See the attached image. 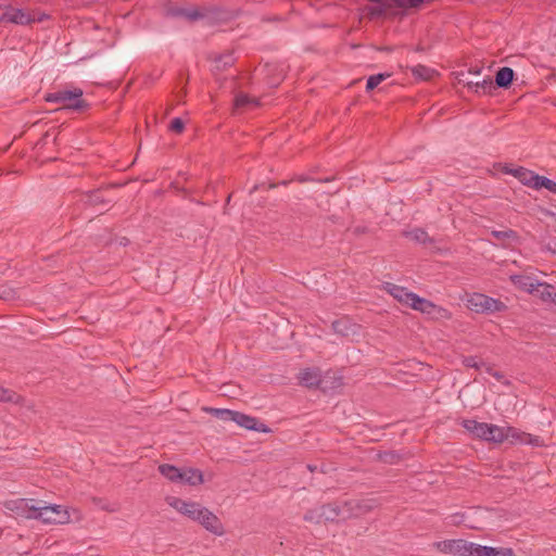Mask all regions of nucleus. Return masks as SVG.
<instances>
[{
    "instance_id": "f257e3e1",
    "label": "nucleus",
    "mask_w": 556,
    "mask_h": 556,
    "mask_svg": "<svg viewBox=\"0 0 556 556\" xmlns=\"http://www.w3.org/2000/svg\"><path fill=\"white\" fill-rule=\"evenodd\" d=\"M433 0H367L359 9L369 21L403 18L408 10H420Z\"/></svg>"
},
{
    "instance_id": "f03ea898",
    "label": "nucleus",
    "mask_w": 556,
    "mask_h": 556,
    "mask_svg": "<svg viewBox=\"0 0 556 556\" xmlns=\"http://www.w3.org/2000/svg\"><path fill=\"white\" fill-rule=\"evenodd\" d=\"M374 503L370 500L336 501L321 505V516L329 522L345 521L370 513Z\"/></svg>"
},
{
    "instance_id": "7ed1b4c3",
    "label": "nucleus",
    "mask_w": 556,
    "mask_h": 556,
    "mask_svg": "<svg viewBox=\"0 0 556 556\" xmlns=\"http://www.w3.org/2000/svg\"><path fill=\"white\" fill-rule=\"evenodd\" d=\"M83 94L84 92L80 88L60 89L46 93L43 99L46 102L61 104L60 109L63 110L85 112L89 109L90 104L83 98Z\"/></svg>"
},
{
    "instance_id": "20e7f679",
    "label": "nucleus",
    "mask_w": 556,
    "mask_h": 556,
    "mask_svg": "<svg viewBox=\"0 0 556 556\" xmlns=\"http://www.w3.org/2000/svg\"><path fill=\"white\" fill-rule=\"evenodd\" d=\"M466 306L476 314L492 315L507 311V305L498 299L479 292L467 294Z\"/></svg>"
},
{
    "instance_id": "39448f33",
    "label": "nucleus",
    "mask_w": 556,
    "mask_h": 556,
    "mask_svg": "<svg viewBox=\"0 0 556 556\" xmlns=\"http://www.w3.org/2000/svg\"><path fill=\"white\" fill-rule=\"evenodd\" d=\"M70 513L62 505L38 506L37 519L47 525H64L70 522Z\"/></svg>"
},
{
    "instance_id": "423d86ee",
    "label": "nucleus",
    "mask_w": 556,
    "mask_h": 556,
    "mask_svg": "<svg viewBox=\"0 0 556 556\" xmlns=\"http://www.w3.org/2000/svg\"><path fill=\"white\" fill-rule=\"evenodd\" d=\"M34 500L16 498L5 501L3 506L16 518L37 519L38 506L33 504Z\"/></svg>"
},
{
    "instance_id": "0eeeda50",
    "label": "nucleus",
    "mask_w": 556,
    "mask_h": 556,
    "mask_svg": "<svg viewBox=\"0 0 556 556\" xmlns=\"http://www.w3.org/2000/svg\"><path fill=\"white\" fill-rule=\"evenodd\" d=\"M409 307L422 314L429 315L432 318L450 319L452 317V314L448 309L439 306L425 298H420L419 295L416 296L414 302L409 303Z\"/></svg>"
},
{
    "instance_id": "6e6552de",
    "label": "nucleus",
    "mask_w": 556,
    "mask_h": 556,
    "mask_svg": "<svg viewBox=\"0 0 556 556\" xmlns=\"http://www.w3.org/2000/svg\"><path fill=\"white\" fill-rule=\"evenodd\" d=\"M434 546L439 552L444 554L472 556L473 543L462 539L440 541L434 543Z\"/></svg>"
},
{
    "instance_id": "1a4fd4ad",
    "label": "nucleus",
    "mask_w": 556,
    "mask_h": 556,
    "mask_svg": "<svg viewBox=\"0 0 556 556\" xmlns=\"http://www.w3.org/2000/svg\"><path fill=\"white\" fill-rule=\"evenodd\" d=\"M166 503L193 521H197V516L201 514L203 508V506L197 502H188L175 496H168Z\"/></svg>"
},
{
    "instance_id": "9d476101",
    "label": "nucleus",
    "mask_w": 556,
    "mask_h": 556,
    "mask_svg": "<svg viewBox=\"0 0 556 556\" xmlns=\"http://www.w3.org/2000/svg\"><path fill=\"white\" fill-rule=\"evenodd\" d=\"M197 522L214 535L222 536L225 534V529L220 519L204 506L201 514H198L197 516Z\"/></svg>"
},
{
    "instance_id": "9b49d317",
    "label": "nucleus",
    "mask_w": 556,
    "mask_h": 556,
    "mask_svg": "<svg viewBox=\"0 0 556 556\" xmlns=\"http://www.w3.org/2000/svg\"><path fill=\"white\" fill-rule=\"evenodd\" d=\"M7 23L16 25H30L36 22V16L34 14L12 5H7Z\"/></svg>"
},
{
    "instance_id": "f8f14e48",
    "label": "nucleus",
    "mask_w": 556,
    "mask_h": 556,
    "mask_svg": "<svg viewBox=\"0 0 556 556\" xmlns=\"http://www.w3.org/2000/svg\"><path fill=\"white\" fill-rule=\"evenodd\" d=\"M383 290L391 294L400 303L409 307V303L414 302L417 294L407 290V288L394 285L392 282H386Z\"/></svg>"
},
{
    "instance_id": "ddd939ff",
    "label": "nucleus",
    "mask_w": 556,
    "mask_h": 556,
    "mask_svg": "<svg viewBox=\"0 0 556 556\" xmlns=\"http://www.w3.org/2000/svg\"><path fill=\"white\" fill-rule=\"evenodd\" d=\"M472 556H515L510 547H492L473 543Z\"/></svg>"
},
{
    "instance_id": "4468645a",
    "label": "nucleus",
    "mask_w": 556,
    "mask_h": 556,
    "mask_svg": "<svg viewBox=\"0 0 556 556\" xmlns=\"http://www.w3.org/2000/svg\"><path fill=\"white\" fill-rule=\"evenodd\" d=\"M331 327L334 333L342 337L354 336L357 332V325L346 316L332 321Z\"/></svg>"
},
{
    "instance_id": "2eb2a0df",
    "label": "nucleus",
    "mask_w": 556,
    "mask_h": 556,
    "mask_svg": "<svg viewBox=\"0 0 556 556\" xmlns=\"http://www.w3.org/2000/svg\"><path fill=\"white\" fill-rule=\"evenodd\" d=\"M510 281L516 288L530 294L535 292V288H538L539 282L538 280L527 275H513L510 276Z\"/></svg>"
},
{
    "instance_id": "dca6fc26",
    "label": "nucleus",
    "mask_w": 556,
    "mask_h": 556,
    "mask_svg": "<svg viewBox=\"0 0 556 556\" xmlns=\"http://www.w3.org/2000/svg\"><path fill=\"white\" fill-rule=\"evenodd\" d=\"M514 78H515V72L513 68L507 67V66L501 67L495 74V79L493 83L495 86V89L496 88L508 89L511 86Z\"/></svg>"
},
{
    "instance_id": "f3484780",
    "label": "nucleus",
    "mask_w": 556,
    "mask_h": 556,
    "mask_svg": "<svg viewBox=\"0 0 556 556\" xmlns=\"http://www.w3.org/2000/svg\"><path fill=\"white\" fill-rule=\"evenodd\" d=\"M483 440L492 443H503L507 440L505 428L493 424H486Z\"/></svg>"
},
{
    "instance_id": "a211bd4d",
    "label": "nucleus",
    "mask_w": 556,
    "mask_h": 556,
    "mask_svg": "<svg viewBox=\"0 0 556 556\" xmlns=\"http://www.w3.org/2000/svg\"><path fill=\"white\" fill-rule=\"evenodd\" d=\"M459 425L465 428L472 438L483 440L486 422H479L475 419H462Z\"/></svg>"
},
{
    "instance_id": "6ab92c4d",
    "label": "nucleus",
    "mask_w": 556,
    "mask_h": 556,
    "mask_svg": "<svg viewBox=\"0 0 556 556\" xmlns=\"http://www.w3.org/2000/svg\"><path fill=\"white\" fill-rule=\"evenodd\" d=\"M298 378L300 383L307 388L318 387L320 383V374L318 369L305 368L300 371Z\"/></svg>"
},
{
    "instance_id": "aec40b11",
    "label": "nucleus",
    "mask_w": 556,
    "mask_h": 556,
    "mask_svg": "<svg viewBox=\"0 0 556 556\" xmlns=\"http://www.w3.org/2000/svg\"><path fill=\"white\" fill-rule=\"evenodd\" d=\"M467 88L479 96L493 94L495 90V86L491 77L484 78L481 81L467 83Z\"/></svg>"
},
{
    "instance_id": "412c9836",
    "label": "nucleus",
    "mask_w": 556,
    "mask_h": 556,
    "mask_svg": "<svg viewBox=\"0 0 556 556\" xmlns=\"http://www.w3.org/2000/svg\"><path fill=\"white\" fill-rule=\"evenodd\" d=\"M180 483L192 486L199 485L203 483V473L200 469L197 468H182Z\"/></svg>"
},
{
    "instance_id": "4be33fe9",
    "label": "nucleus",
    "mask_w": 556,
    "mask_h": 556,
    "mask_svg": "<svg viewBox=\"0 0 556 556\" xmlns=\"http://www.w3.org/2000/svg\"><path fill=\"white\" fill-rule=\"evenodd\" d=\"M507 173L509 175H513L514 177L518 178L522 185L533 188V182L536 177V173H534L533 170H530L528 168L519 166V167L515 168L514 170H510Z\"/></svg>"
},
{
    "instance_id": "5701e85b",
    "label": "nucleus",
    "mask_w": 556,
    "mask_h": 556,
    "mask_svg": "<svg viewBox=\"0 0 556 556\" xmlns=\"http://www.w3.org/2000/svg\"><path fill=\"white\" fill-rule=\"evenodd\" d=\"M556 292V287L547 283V282H538V288H535V292L533 295L540 298L543 302L553 303L554 293Z\"/></svg>"
},
{
    "instance_id": "b1692460",
    "label": "nucleus",
    "mask_w": 556,
    "mask_h": 556,
    "mask_svg": "<svg viewBox=\"0 0 556 556\" xmlns=\"http://www.w3.org/2000/svg\"><path fill=\"white\" fill-rule=\"evenodd\" d=\"M181 470L182 468H177L176 466L170 464H162L159 466L160 473L172 482L181 481Z\"/></svg>"
},
{
    "instance_id": "393cba45",
    "label": "nucleus",
    "mask_w": 556,
    "mask_h": 556,
    "mask_svg": "<svg viewBox=\"0 0 556 556\" xmlns=\"http://www.w3.org/2000/svg\"><path fill=\"white\" fill-rule=\"evenodd\" d=\"M0 402L23 404L24 397L15 391L0 386Z\"/></svg>"
},
{
    "instance_id": "a878e982",
    "label": "nucleus",
    "mask_w": 556,
    "mask_h": 556,
    "mask_svg": "<svg viewBox=\"0 0 556 556\" xmlns=\"http://www.w3.org/2000/svg\"><path fill=\"white\" fill-rule=\"evenodd\" d=\"M414 77L422 79V80H431L434 75H437V71L430 68L426 65L418 64L410 70Z\"/></svg>"
},
{
    "instance_id": "bb28decb",
    "label": "nucleus",
    "mask_w": 556,
    "mask_h": 556,
    "mask_svg": "<svg viewBox=\"0 0 556 556\" xmlns=\"http://www.w3.org/2000/svg\"><path fill=\"white\" fill-rule=\"evenodd\" d=\"M232 421L243 427L248 430H251L256 425V418L245 415L243 413L235 410Z\"/></svg>"
},
{
    "instance_id": "cd10ccee",
    "label": "nucleus",
    "mask_w": 556,
    "mask_h": 556,
    "mask_svg": "<svg viewBox=\"0 0 556 556\" xmlns=\"http://www.w3.org/2000/svg\"><path fill=\"white\" fill-rule=\"evenodd\" d=\"M542 188H545L548 191H551L552 193L556 194V181H554L545 176H541V175L536 174L532 189L540 190Z\"/></svg>"
},
{
    "instance_id": "c85d7f7f",
    "label": "nucleus",
    "mask_w": 556,
    "mask_h": 556,
    "mask_svg": "<svg viewBox=\"0 0 556 556\" xmlns=\"http://www.w3.org/2000/svg\"><path fill=\"white\" fill-rule=\"evenodd\" d=\"M203 410L212 414L216 418L224 421H232L235 410L227 408H214V407H204Z\"/></svg>"
},
{
    "instance_id": "c756f323",
    "label": "nucleus",
    "mask_w": 556,
    "mask_h": 556,
    "mask_svg": "<svg viewBox=\"0 0 556 556\" xmlns=\"http://www.w3.org/2000/svg\"><path fill=\"white\" fill-rule=\"evenodd\" d=\"M258 100L255 99V98H251L250 96L245 94V93H238L236 97H235V106L236 108H247V106H253V108H256L258 106Z\"/></svg>"
},
{
    "instance_id": "7c9ffc66",
    "label": "nucleus",
    "mask_w": 556,
    "mask_h": 556,
    "mask_svg": "<svg viewBox=\"0 0 556 556\" xmlns=\"http://www.w3.org/2000/svg\"><path fill=\"white\" fill-rule=\"evenodd\" d=\"M391 76L390 73H379L377 75L369 76L366 84V91H372L379 84Z\"/></svg>"
},
{
    "instance_id": "2f4dec72",
    "label": "nucleus",
    "mask_w": 556,
    "mask_h": 556,
    "mask_svg": "<svg viewBox=\"0 0 556 556\" xmlns=\"http://www.w3.org/2000/svg\"><path fill=\"white\" fill-rule=\"evenodd\" d=\"M304 520L309 522H327L326 518L321 516V506L318 509H311L304 515Z\"/></svg>"
},
{
    "instance_id": "473e14b6",
    "label": "nucleus",
    "mask_w": 556,
    "mask_h": 556,
    "mask_svg": "<svg viewBox=\"0 0 556 556\" xmlns=\"http://www.w3.org/2000/svg\"><path fill=\"white\" fill-rule=\"evenodd\" d=\"M409 236L415 241L420 242V243L431 242V239L429 238L428 233L421 228L414 229L413 231L409 232Z\"/></svg>"
},
{
    "instance_id": "72a5a7b5",
    "label": "nucleus",
    "mask_w": 556,
    "mask_h": 556,
    "mask_svg": "<svg viewBox=\"0 0 556 556\" xmlns=\"http://www.w3.org/2000/svg\"><path fill=\"white\" fill-rule=\"evenodd\" d=\"M464 366L468 368H476L480 369L481 366H484L485 364L483 362H480L476 356H467L463 359Z\"/></svg>"
},
{
    "instance_id": "f704fd0d",
    "label": "nucleus",
    "mask_w": 556,
    "mask_h": 556,
    "mask_svg": "<svg viewBox=\"0 0 556 556\" xmlns=\"http://www.w3.org/2000/svg\"><path fill=\"white\" fill-rule=\"evenodd\" d=\"M168 129L175 134H181L185 129V123L181 118L179 117H175L169 126H168Z\"/></svg>"
},
{
    "instance_id": "c9c22d12",
    "label": "nucleus",
    "mask_w": 556,
    "mask_h": 556,
    "mask_svg": "<svg viewBox=\"0 0 556 556\" xmlns=\"http://www.w3.org/2000/svg\"><path fill=\"white\" fill-rule=\"evenodd\" d=\"M492 235L497 240H506V239H513L516 237V232L511 229L508 230H495L492 231Z\"/></svg>"
},
{
    "instance_id": "e433bc0d",
    "label": "nucleus",
    "mask_w": 556,
    "mask_h": 556,
    "mask_svg": "<svg viewBox=\"0 0 556 556\" xmlns=\"http://www.w3.org/2000/svg\"><path fill=\"white\" fill-rule=\"evenodd\" d=\"M251 430L264 432V433H268L271 431L267 425L258 421V419H256V425Z\"/></svg>"
},
{
    "instance_id": "4c0bfd02",
    "label": "nucleus",
    "mask_w": 556,
    "mask_h": 556,
    "mask_svg": "<svg viewBox=\"0 0 556 556\" xmlns=\"http://www.w3.org/2000/svg\"><path fill=\"white\" fill-rule=\"evenodd\" d=\"M507 433V439L511 438L513 440L519 439V432L514 427H504Z\"/></svg>"
},
{
    "instance_id": "58836bf2",
    "label": "nucleus",
    "mask_w": 556,
    "mask_h": 556,
    "mask_svg": "<svg viewBox=\"0 0 556 556\" xmlns=\"http://www.w3.org/2000/svg\"><path fill=\"white\" fill-rule=\"evenodd\" d=\"M456 79H457L458 84H463L466 87H467V83H472L471 80H468L467 74L465 72H458L456 74Z\"/></svg>"
},
{
    "instance_id": "ea45409f",
    "label": "nucleus",
    "mask_w": 556,
    "mask_h": 556,
    "mask_svg": "<svg viewBox=\"0 0 556 556\" xmlns=\"http://www.w3.org/2000/svg\"><path fill=\"white\" fill-rule=\"evenodd\" d=\"M224 62V65H231L233 63V58L231 54H227L225 56H219L218 59H216V62Z\"/></svg>"
},
{
    "instance_id": "a19ab883",
    "label": "nucleus",
    "mask_w": 556,
    "mask_h": 556,
    "mask_svg": "<svg viewBox=\"0 0 556 556\" xmlns=\"http://www.w3.org/2000/svg\"><path fill=\"white\" fill-rule=\"evenodd\" d=\"M7 5H0V23L7 24Z\"/></svg>"
},
{
    "instance_id": "79ce46f5",
    "label": "nucleus",
    "mask_w": 556,
    "mask_h": 556,
    "mask_svg": "<svg viewBox=\"0 0 556 556\" xmlns=\"http://www.w3.org/2000/svg\"><path fill=\"white\" fill-rule=\"evenodd\" d=\"M90 201L93 202V203H97L100 201L99 199V195H98V192H93L91 195H90Z\"/></svg>"
},
{
    "instance_id": "37998d69",
    "label": "nucleus",
    "mask_w": 556,
    "mask_h": 556,
    "mask_svg": "<svg viewBox=\"0 0 556 556\" xmlns=\"http://www.w3.org/2000/svg\"><path fill=\"white\" fill-rule=\"evenodd\" d=\"M480 72H481V70H480V68H473V70H472V68H470V70L468 71V74H476V75H479V74H480Z\"/></svg>"
},
{
    "instance_id": "c03bdc74",
    "label": "nucleus",
    "mask_w": 556,
    "mask_h": 556,
    "mask_svg": "<svg viewBox=\"0 0 556 556\" xmlns=\"http://www.w3.org/2000/svg\"><path fill=\"white\" fill-rule=\"evenodd\" d=\"M46 18H47V15L46 14H41L40 16L36 17V22H42Z\"/></svg>"
},
{
    "instance_id": "a18cd8bd",
    "label": "nucleus",
    "mask_w": 556,
    "mask_h": 556,
    "mask_svg": "<svg viewBox=\"0 0 556 556\" xmlns=\"http://www.w3.org/2000/svg\"><path fill=\"white\" fill-rule=\"evenodd\" d=\"M515 168H510L509 166L505 165L503 167V173L508 174L507 172L514 170Z\"/></svg>"
},
{
    "instance_id": "49530a36",
    "label": "nucleus",
    "mask_w": 556,
    "mask_h": 556,
    "mask_svg": "<svg viewBox=\"0 0 556 556\" xmlns=\"http://www.w3.org/2000/svg\"><path fill=\"white\" fill-rule=\"evenodd\" d=\"M308 180H311V179H309V178H307V177H300V178H299V181H300V182H305V181H308Z\"/></svg>"
},
{
    "instance_id": "de8ad7c7",
    "label": "nucleus",
    "mask_w": 556,
    "mask_h": 556,
    "mask_svg": "<svg viewBox=\"0 0 556 556\" xmlns=\"http://www.w3.org/2000/svg\"><path fill=\"white\" fill-rule=\"evenodd\" d=\"M102 508H103L104 510H106V511H115V509H114V508H110V507H108V506H102Z\"/></svg>"
},
{
    "instance_id": "09e8293b",
    "label": "nucleus",
    "mask_w": 556,
    "mask_h": 556,
    "mask_svg": "<svg viewBox=\"0 0 556 556\" xmlns=\"http://www.w3.org/2000/svg\"><path fill=\"white\" fill-rule=\"evenodd\" d=\"M127 242H128V240H127L126 238H124V239L122 240L121 244L126 245V244H127Z\"/></svg>"
},
{
    "instance_id": "8fccbe9b",
    "label": "nucleus",
    "mask_w": 556,
    "mask_h": 556,
    "mask_svg": "<svg viewBox=\"0 0 556 556\" xmlns=\"http://www.w3.org/2000/svg\"><path fill=\"white\" fill-rule=\"evenodd\" d=\"M356 231H357V232H365V229L356 228Z\"/></svg>"
},
{
    "instance_id": "3c124183",
    "label": "nucleus",
    "mask_w": 556,
    "mask_h": 556,
    "mask_svg": "<svg viewBox=\"0 0 556 556\" xmlns=\"http://www.w3.org/2000/svg\"><path fill=\"white\" fill-rule=\"evenodd\" d=\"M356 231H357V232H365V229L356 228Z\"/></svg>"
},
{
    "instance_id": "603ef678",
    "label": "nucleus",
    "mask_w": 556,
    "mask_h": 556,
    "mask_svg": "<svg viewBox=\"0 0 556 556\" xmlns=\"http://www.w3.org/2000/svg\"><path fill=\"white\" fill-rule=\"evenodd\" d=\"M356 231H357V232H365V229L356 228Z\"/></svg>"
},
{
    "instance_id": "864d4df0",
    "label": "nucleus",
    "mask_w": 556,
    "mask_h": 556,
    "mask_svg": "<svg viewBox=\"0 0 556 556\" xmlns=\"http://www.w3.org/2000/svg\"><path fill=\"white\" fill-rule=\"evenodd\" d=\"M99 502H101L100 498H96V497L93 498V503H99Z\"/></svg>"
},
{
    "instance_id": "5fc2aeb1",
    "label": "nucleus",
    "mask_w": 556,
    "mask_h": 556,
    "mask_svg": "<svg viewBox=\"0 0 556 556\" xmlns=\"http://www.w3.org/2000/svg\"><path fill=\"white\" fill-rule=\"evenodd\" d=\"M494 377H496L497 379H500V378H501V375H498V374H494Z\"/></svg>"
},
{
    "instance_id": "6e6d98bb",
    "label": "nucleus",
    "mask_w": 556,
    "mask_h": 556,
    "mask_svg": "<svg viewBox=\"0 0 556 556\" xmlns=\"http://www.w3.org/2000/svg\"><path fill=\"white\" fill-rule=\"evenodd\" d=\"M3 298H4V295L0 292V299H3Z\"/></svg>"
}]
</instances>
